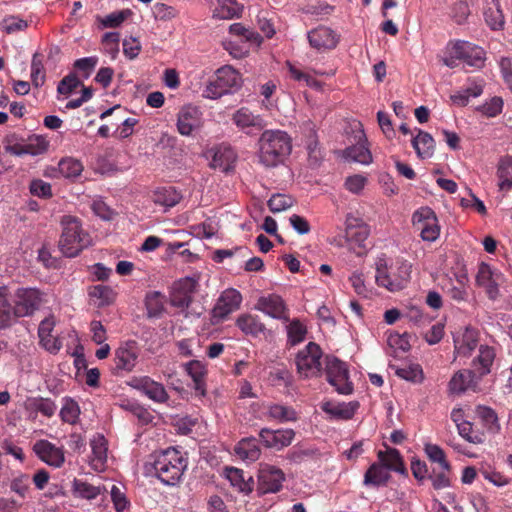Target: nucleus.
I'll list each match as a JSON object with an SVG mask.
<instances>
[{
  "label": "nucleus",
  "instance_id": "2f4dec72",
  "mask_svg": "<svg viewBox=\"0 0 512 512\" xmlns=\"http://www.w3.org/2000/svg\"><path fill=\"white\" fill-rule=\"evenodd\" d=\"M25 409L32 413H41L50 418L55 414L57 405L50 398L29 397L25 401Z\"/></svg>",
  "mask_w": 512,
  "mask_h": 512
},
{
  "label": "nucleus",
  "instance_id": "bf43d9fd",
  "mask_svg": "<svg viewBox=\"0 0 512 512\" xmlns=\"http://www.w3.org/2000/svg\"><path fill=\"white\" fill-rule=\"evenodd\" d=\"M132 14L130 9H124L121 11L112 12L106 15L101 23L104 27H118L120 26L130 15Z\"/></svg>",
  "mask_w": 512,
  "mask_h": 512
},
{
  "label": "nucleus",
  "instance_id": "de8ad7c7",
  "mask_svg": "<svg viewBox=\"0 0 512 512\" xmlns=\"http://www.w3.org/2000/svg\"><path fill=\"white\" fill-rule=\"evenodd\" d=\"M225 475L231 485L240 492L251 491V486L249 482L245 480L243 471L241 469L235 467H227L225 469Z\"/></svg>",
  "mask_w": 512,
  "mask_h": 512
},
{
  "label": "nucleus",
  "instance_id": "f257e3e1",
  "mask_svg": "<svg viewBox=\"0 0 512 512\" xmlns=\"http://www.w3.org/2000/svg\"><path fill=\"white\" fill-rule=\"evenodd\" d=\"M187 466V458L174 447L154 452L145 464L146 471L167 486L178 484Z\"/></svg>",
  "mask_w": 512,
  "mask_h": 512
},
{
  "label": "nucleus",
  "instance_id": "c85d7f7f",
  "mask_svg": "<svg viewBox=\"0 0 512 512\" xmlns=\"http://www.w3.org/2000/svg\"><path fill=\"white\" fill-rule=\"evenodd\" d=\"M216 80L221 84L226 93H231L241 85L240 74L231 66H223L216 71Z\"/></svg>",
  "mask_w": 512,
  "mask_h": 512
},
{
  "label": "nucleus",
  "instance_id": "f3484780",
  "mask_svg": "<svg viewBox=\"0 0 512 512\" xmlns=\"http://www.w3.org/2000/svg\"><path fill=\"white\" fill-rule=\"evenodd\" d=\"M242 302V296L236 289H226L222 292L213 308V317L225 319L229 314L236 311Z\"/></svg>",
  "mask_w": 512,
  "mask_h": 512
},
{
  "label": "nucleus",
  "instance_id": "e433bc0d",
  "mask_svg": "<svg viewBox=\"0 0 512 512\" xmlns=\"http://www.w3.org/2000/svg\"><path fill=\"white\" fill-rule=\"evenodd\" d=\"M378 459L388 471H394L400 474L406 472L402 457L399 451L394 448H389L385 452L379 451Z\"/></svg>",
  "mask_w": 512,
  "mask_h": 512
},
{
  "label": "nucleus",
  "instance_id": "603ef678",
  "mask_svg": "<svg viewBox=\"0 0 512 512\" xmlns=\"http://www.w3.org/2000/svg\"><path fill=\"white\" fill-rule=\"evenodd\" d=\"M89 295L99 301L98 306L100 307L109 305L114 298L113 290L105 285L93 286L89 292Z\"/></svg>",
  "mask_w": 512,
  "mask_h": 512
},
{
  "label": "nucleus",
  "instance_id": "f03ea898",
  "mask_svg": "<svg viewBox=\"0 0 512 512\" xmlns=\"http://www.w3.org/2000/svg\"><path fill=\"white\" fill-rule=\"evenodd\" d=\"M292 152V138L283 130L266 129L257 141L258 162L265 168L283 164Z\"/></svg>",
  "mask_w": 512,
  "mask_h": 512
},
{
  "label": "nucleus",
  "instance_id": "4c0bfd02",
  "mask_svg": "<svg viewBox=\"0 0 512 512\" xmlns=\"http://www.w3.org/2000/svg\"><path fill=\"white\" fill-rule=\"evenodd\" d=\"M236 455L242 460L254 462L259 459L261 450L258 446L257 439H242L235 447Z\"/></svg>",
  "mask_w": 512,
  "mask_h": 512
},
{
  "label": "nucleus",
  "instance_id": "4be33fe9",
  "mask_svg": "<svg viewBox=\"0 0 512 512\" xmlns=\"http://www.w3.org/2000/svg\"><path fill=\"white\" fill-rule=\"evenodd\" d=\"M481 376L473 369H464L456 372L449 382V390L452 393H463L468 389L475 390Z\"/></svg>",
  "mask_w": 512,
  "mask_h": 512
},
{
  "label": "nucleus",
  "instance_id": "a211bd4d",
  "mask_svg": "<svg viewBox=\"0 0 512 512\" xmlns=\"http://www.w3.org/2000/svg\"><path fill=\"white\" fill-rule=\"evenodd\" d=\"M33 450L49 466L59 468L65 461L63 449L55 446L48 440L37 441L33 446Z\"/></svg>",
  "mask_w": 512,
  "mask_h": 512
},
{
  "label": "nucleus",
  "instance_id": "ddd939ff",
  "mask_svg": "<svg viewBox=\"0 0 512 512\" xmlns=\"http://www.w3.org/2000/svg\"><path fill=\"white\" fill-rule=\"evenodd\" d=\"M370 228L360 217L348 214L345 221V238L351 246L365 247Z\"/></svg>",
  "mask_w": 512,
  "mask_h": 512
},
{
  "label": "nucleus",
  "instance_id": "ea45409f",
  "mask_svg": "<svg viewBox=\"0 0 512 512\" xmlns=\"http://www.w3.org/2000/svg\"><path fill=\"white\" fill-rule=\"evenodd\" d=\"M390 478L389 471L381 463H373L364 475V484L369 486L385 485Z\"/></svg>",
  "mask_w": 512,
  "mask_h": 512
},
{
  "label": "nucleus",
  "instance_id": "c9c22d12",
  "mask_svg": "<svg viewBox=\"0 0 512 512\" xmlns=\"http://www.w3.org/2000/svg\"><path fill=\"white\" fill-rule=\"evenodd\" d=\"M237 327L245 334L253 337L265 331V325L258 316L252 314H242L236 320Z\"/></svg>",
  "mask_w": 512,
  "mask_h": 512
},
{
  "label": "nucleus",
  "instance_id": "20e7f679",
  "mask_svg": "<svg viewBox=\"0 0 512 512\" xmlns=\"http://www.w3.org/2000/svg\"><path fill=\"white\" fill-rule=\"evenodd\" d=\"M62 233L58 246L66 257H75L91 245L90 236L82 229L78 218L67 215L61 220Z\"/></svg>",
  "mask_w": 512,
  "mask_h": 512
},
{
  "label": "nucleus",
  "instance_id": "338daca9",
  "mask_svg": "<svg viewBox=\"0 0 512 512\" xmlns=\"http://www.w3.org/2000/svg\"><path fill=\"white\" fill-rule=\"evenodd\" d=\"M81 82L77 78L75 74H69L65 76L58 84L57 91L60 94L68 95L70 94L75 88H77Z\"/></svg>",
  "mask_w": 512,
  "mask_h": 512
},
{
  "label": "nucleus",
  "instance_id": "2eb2a0df",
  "mask_svg": "<svg viewBox=\"0 0 512 512\" xmlns=\"http://www.w3.org/2000/svg\"><path fill=\"white\" fill-rule=\"evenodd\" d=\"M310 46L318 51L334 49L339 42V35L330 27L318 26L307 32Z\"/></svg>",
  "mask_w": 512,
  "mask_h": 512
},
{
  "label": "nucleus",
  "instance_id": "393cba45",
  "mask_svg": "<svg viewBox=\"0 0 512 512\" xmlns=\"http://www.w3.org/2000/svg\"><path fill=\"white\" fill-rule=\"evenodd\" d=\"M185 371L193 381V388L197 396H206V382L207 376L206 365L199 360H191L184 365Z\"/></svg>",
  "mask_w": 512,
  "mask_h": 512
},
{
  "label": "nucleus",
  "instance_id": "6e6d98bb",
  "mask_svg": "<svg viewBox=\"0 0 512 512\" xmlns=\"http://www.w3.org/2000/svg\"><path fill=\"white\" fill-rule=\"evenodd\" d=\"M145 305L147 315L150 318L158 317L163 311V303L161 301V294L159 292H151L146 296Z\"/></svg>",
  "mask_w": 512,
  "mask_h": 512
},
{
  "label": "nucleus",
  "instance_id": "c03bdc74",
  "mask_svg": "<svg viewBox=\"0 0 512 512\" xmlns=\"http://www.w3.org/2000/svg\"><path fill=\"white\" fill-rule=\"evenodd\" d=\"M484 17L487 25L492 30H500L504 27L505 18L499 0L491 1V5L484 12Z\"/></svg>",
  "mask_w": 512,
  "mask_h": 512
},
{
  "label": "nucleus",
  "instance_id": "a878e982",
  "mask_svg": "<svg viewBox=\"0 0 512 512\" xmlns=\"http://www.w3.org/2000/svg\"><path fill=\"white\" fill-rule=\"evenodd\" d=\"M343 156L346 160L360 163L362 165H369L372 162V154L367 146V140L364 134L356 145L347 147Z\"/></svg>",
  "mask_w": 512,
  "mask_h": 512
},
{
  "label": "nucleus",
  "instance_id": "69168bd1",
  "mask_svg": "<svg viewBox=\"0 0 512 512\" xmlns=\"http://www.w3.org/2000/svg\"><path fill=\"white\" fill-rule=\"evenodd\" d=\"M91 209L95 215L103 220H111L113 218V210L100 198L93 200Z\"/></svg>",
  "mask_w": 512,
  "mask_h": 512
},
{
  "label": "nucleus",
  "instance_id": "5fc2aeb1",
  "mask_svg": "<svg viewBox=\"0 0 512 512\" xmlns=\"http://www.w3.org/2000/svg\"><path fill=\"white\" fill-rule=\"evenodd\" d=\"M80 414V408L77 402L72 399H66L64 405L60 410L61 419L64 422L74 424L76 423Z\"/></svg>",
  "mask_w": 512,
  "mask_h": 512
},
{
  "label": "nucleus",
  "instance_id": "052dcab7",
  "mask_svg": "<svg viewBox=\"0 0 512 512\" xmlns=\"http://www.w3.org/2000/svg\"><path fill=\"white\" fill-rule=\"evenodd\" d=\"M27 26V21L17 16L5 17L1 22L2 30L8 34L23 31L27 28Z\"/></svg>",
  "mask_w": 512,
  "mask_h": 512
},
{
  "label": "nucleus",
  "instance_id": "dca6fc26",
  "mask_svg": "<svg viewBox=\"0 0 512 512\" xmlns=\"http://www.w3.org/2000/svg\"><path fill=\"white\" fill-rule=\"evenodd\" d=\"M177 130L183 136H190L202 125V113L194 106L187 105L181 108L177 116Z\"/></svg>",
  "mask_w": 512,
  "mask_h": 512
},
{
  "label": "nucleus",
  "instance_id": "b1692460",
  "mask_svg": "<svg viewBox=\"0 0 512 512\" xmlns=\"http://www.w3.org/2000/svg\"><path fill=\"white\" fill-rule=\"evenodd\" d=\"M255 309L274 319H287L285 303L280 296L275 294L260 297L255 305Z\"/></svg>",
  "mask_w": 512,
  "mask_h": 512
},
{
  "label": "nucleus",
  "instance_id": "680f3d73",
  "mask_svg": "<svg viewBox=\"0 0 512 512\" xmlns=\"http://www.w3.org/2000/svg\"><path fill=\"white\" fill-rule=\"evenodd\" d=\"M302 132L306 136V146L310 153L314 152L317 147V135H316V126L310 120L303 122L300 126Z\"/></svg>",
  "mask_w": 512,
  "mask_h": 512
},
{
  "label": "nucleus",
  "instance_id": "39448f33",
  "mask_svg": "<svg viewBox=\"0 0 512 512\" xmlns=\"http://www.w3.org/2000/svg\"><path fill=\"white\" fill-rule=\"evenodd\" d=\"M322 350L314 342H309L296 356V366L298 373L305 377H316L321 373Z\"/></svg>",
  "mask_w": 512,
  "mask_h": 512
},
{
  "label": "nucleus",
  "instance_id": "473e14b6",
  "mask_svg": "<svg viewBox=\"0 0 512 512\" xmlns=\"http://www.w3.org/2000/svg\"><path fill=\"white\" fill-rule=\"evenodd\" d=\"M16 317L15 304L12 305L9 300V291L7 287H0V328L9 327Z\"/></svg>",
  "mask_w": 512,
  "mask_h": 512
},
{
  "label": "nucleus",
  "instance_id": "f704fd0d",
  "mask_svg": "<svg viewBox=\"0 0 512 512\" xmlns=\"http://www.w3.org/2000/svg\"><path fill=\"white\" fill-rule=\"evenodd\" d=\"M92 457L91 467L96 471H102L107 460V445L103 436H97L91 441Z\"/></svg>",
  "mask_w": 512,
  "mask_h": 512
},
{
  "label": "nucleus",
  "instance_id": "1a4fd4ad",
  "mask_svg": "<svg viewBox=\"0 0 512 512\" xmlns=\"http://www.w3.org/2000/svg\"><path fill=\"white\" fill-rule=\"evenodd\" d=\"M453 55L462 60L466 65L474 68H482L485 63V51L468 41H456L453 43Z\"/></svg>",
  "mask_w": 512,
  "mask_h": 512
},
{
  "label": "nucleus",
  "instance_id": "a18cd8bd",
  "mask_svg": "<svg viewBox=\"0 0 512 512\" xmlns=\"http://www.w3.org/2000/svg\"><path fill=\"white\" fill-rule=\"evenodd\" d=\"M72 493L76 498L93 500L100 495L101 488L75 478L72 482Z\"/></svg>",
  "mask_w": 512,
  "mask_h": 512
},
{
  "label": "nucleus",
  "instance_id": "423d86ee",
  "mask_svg": "<svg viewBox=\"0 0 512 512\" xmlns=\"http://www.w3.org/2000/svg\"><path fill=\"white\" fill-rule=\"evenodd\" d=\"M325 372L327 381L335 387L340 394H350L353 390L349 381L346 364L334 356H326Z\"/></svg>",
  "mask_w": 512,
  "mask_h": 512
},
{
  "label": "nucleus",
  "instance_id": "6ab92c4d",
  "mask_svg": "<svg viewBox=\"0 0 512 512\" xmlns=\"http://www.w3.org/2000/svg\"><path fill=\"white\" fill-rule=\"evenodd\" d=\"M209 154L211 156V168L218 169L225 173L234 169L237 154L230 146H216L209 151Z\"/></svg>",
  "mask_w": 512,
  "mask_h": 512
},
{
  "label": "nucleus",
  "instance_id": "4468645a",
  "mask_svg": "<svg viewBox=\"0 0 512 512\" xmlns=\"http://www.w3.org/2000/svg\"><path fill=\"white\" fill-rule=\"evenodd\" d=\"M139 356V348L135 341H127L121 344L115 351L114 370L119 372H131Z\"/></svg>",
  "mask_w": 512,
  "mask_h": 512
},
{
  "label": "nucleus",
  "instance_id": "c756f323",
  "mask_svg": "<svg viewBox=\"0 0 512 512\" xmlns=\"http://www.w3.org/2000/svg\"><path fill=\"white\" fill-rule=\"evenodd\" d=\"M496 356L495 349L487 345H481L478 356L473 360V368L479 374L484 376L491 371V366Z\"/></svg>",
  "mask_w": 512,
  "mask_h": 512
},
{
  "label": "nucleus",
  "instance_id": "774afa93",
  "mask_svg": "<svg viewBox=\"0 0 512 512\" xmlns=\"http://www.w3.org/2000/svg\"><path fill=\"white\" fill-rule=\"evenodd\" d=\"M502 107V99L499 97H493L489 102H486L480 107V111L488 117H495L501 113Z\"/></svg>",
  "mask_w": 512,
  "mask_h": 512
},
{
  "label": "nucleus",
  "instance_id": "9d476101",
  "mask_svg": "<svg viewBox=\"0 0 512 512\" xmlns=\"http://www.w3.org/2000/svg\"><path fill=\"white\" fill-rule=\"evenodd\" d=\"M236 127L247 135H254L266 127V122L259 114H254L247 107H241L232 115Z\"/></svg>",
  "mask_w": 512,
  "mask_h": 512
},
{
  "label": "nucleus",
  "instance_id": "7c9ffc66",
  "mask_svg": "<svg viewBox=\"0 0 512 512\" xmlns=\"http://www.w3.org/2000/svg\"><path fill=\"white\" fill-rule=\"evenodd\" d=\"M182 196L174 187H161L154 191L153 202L164 208V211L177 205Z\"/></svg>",
  "mask_w": 512,
  "mask_h": 512
},
{
  "label": "nucleus",
  "instance_id": "9b49d317",
  "mask_svg": "<svg viewBox=\"0 0 512 512\" xmlns=\"http://www.w3.org/2000/svg\"><path fill=\"white\" fill-rule=\"evenodd\" d=\"M284 481L285 474L280 468L266 464L259 470L258 489L261 493H276L280 491Z\"/></svg>",
  "mask_w": 512,
  "mask_h": 512
},
{
  "label": "nucleus",
  "instance_id": "79ce46f5",
  "mask_svg": "<svg viewBox=\"0 0 512 512\" xmlns=\"http://www.w3.org/2000/svg\"><path fill=\"white\" fill-rule=\"evenodd\" d=\"M267 416L280 423L294 422L297 420V412L290 406L283 404H271L267 407Z\"/></svg>",
  "mask_w": 512,
  "mask_h": 512
},
{
  "label": "nucleus",
  "instance_id": "4d7b16f0",
  "mask_svg": "<svg viewBox=\"0 0 512 512\" xmlns=\"http://www.w3.org/2000/svg\"><path fill=\"white\" fill-rule=\"evenodd\" d=\"M293 205V199L284 194H274L268 200V207L273 213H279L287 210Z\"/></svg>",
  "mask_w": 512,
  "mask_h": 512
},
{
  "label": "nucleus",
  "instance_id": "412c9836",
  "mask_svg": "<svg viewBox=\"0 0 512 512\" xmlns=\"http://www.w3.org/2000/svg\"><path fill=\"white\" fill-rule=\"evenodd\" d=\"M55 324V317L49 315L40 322L38 327V337L41 346L52 354H56L62 348V342L52 334Z\"/></svg>",
  "mask_w": 512,
  "mask_h": 512
},
{
  "label": "nucleus",
  "instance_id": "0e129e2a",
  "mask_svg": "<svg viewBox=\"0 0 512 512\" xmlns=\"http://www.w3.org/2000/svg\"><path fill=\"white\" fill-rule=\"evenodd\" d=\"M470 15V9L467 1L459 0L452 7V18L457 24L464 23Z\"/></svg>",
  "mask_w": 512,
  "mask_h": 512
},
{
  "label": "nucleus",
  "instance_id": "72a5a7b5",
  "mask_svg": "<svg viewBox=\"0 0 512 512\" xmlns=\"http://www.w3.org/2000/svg\"><path fill=\"white\" fill-rule=\"evenodd\" d=\"M358 408V404L354 402L350 403H331L326 402L323 404L322 409L327 414L331 415V417L335 419L349 420L351 419L356 410Z\"/></svg>",
  "mask_w": 512,
  "mask_h": 512
},
{
  "label": "nucleus",
  "instance_id": "a19ab883",
  "mask_svg": "<svg viewBox=\"0 0 512 512\" xmlns=\"http://www.w3.org/2000/svg\"><path fill=\"white\" fill-rule=\"evenodd\" d=\"M433 137L424 131H419L418 135L413 138L412 146L415 149L418 157L426 159L432 156L434 150Z\"/></svg>",
  "mask_w": 512,
  "mask_h": 512
},
{
  "label": "nucleus",
  "instance_id": "aec40b11",
  "mask_svg": "<svg viewBox=\"0 0 512 512\" xmlns=\"http://www.w3.org/2000/svg\"><path fill=\"white\" fill-rule=\"evenodd\" d=\"M259 437L266 447L280 450L292 443L295 432L292 429L271 430L263 428L259 432Z\"/></svg>",
  "mask_w": 512,
  "mask_h": 512
},
{
  "label": "nucleus",
  "instance_id": "58836bf2",
  "mask_svg": "<svg viewBox=\"0 0 512 512\" xmlns=\"http://www.w3.org/2000/svg\"><path fill=\"white\" fill-rule=\"evenodd\" d=\"M498 186L502 191H508L512 188V157L504 156L500 158L497 165Z\"/></svg>",
  "mask_w": 512,
  "mask_h": 512
},
{
  "label": "nucleus",
  "instance_id": "49530a36",
  "mask_svg": "<svg viewBox=\"0 0 512 512\" xmlns=\"http://www.w3.org/2000/svg\"><path fill=\"white\" fill-rule=\"evenodd\" d=\"M242 13V7L232 0H219L217 7L213 11V16L219 19H232L239 17Z\"/></svg>",
  "mask_w": 512,
  "mask_h": 512
},
{
  "label": "nucleus",
  "instance_id": "864d4df0",
  "mask_svg": "<svg viewBox=\"0 0 512 512\" xmlns=\"http://www.w3.org/2000/svg\"><path fill=\"white\" fill-rule=\"evenodd\" d=\"M395 372L398 377L406 381L420 383L423 380V371L418 364L397 368Z\"/></svg>",
  "mask_w": 512,
  "mask_h": 512
},
{
  "label": "nucleus",
  "instance_id": "e2e57ef3",
  "mask_svg": "<svg viewBox=\"0 0 512 512\" xmlns=\"http://www.w3.org/2000/svg\"><path fill=\"white\" fill-rule=\"evenodd\" d=\"M30 193L41 198H49L52 196V188L48 182L41 179H34L29 185Z\"/></svg>",
  "mask_w": 512,
  "mask_h": 512
},
{
  "label": "nucleus",
  "instance_id": "0eeeda50",
  "mask_svg": "<svg viewBox=\"0 0 512 512\" xmlns=\"http://www.w3.org/2000/svg\"><path fill=\"white\" fill-rule=\"evenodd\" d=\"M44 294L36 288H20L16 292V317H26L38 310L44 302Z\"/></svg>",
  "mask_w": 512,
  "mask_h": 512
},
{
  "label": "nucleus",
  "instance_id": "6e6552de",
  "mask_svg": "<svg viewBox=\"0 0 512 512\" xmlns=\"http://www.w3.org/2000/svg\"><path fill=\"white\" fill-rule=\"evenodd\" d=\"M199 276H187L176 281L172 288L171 303L179 308H187L197 290Z\"/></svg>",
  "mask_w": 512,
  "mask_h": 512
},
{
  "label": "nucleus",
  "instance_id": "cd10ccee",
  "mask_svg": "<svg viewBox=\"0 0 512 512\" xmlns=\"http://www.w3.org/2000/svg\"><path fill=\"white\" fill-rule=\"evenodd\" d=\"M478 344V332L472 327H466L461 335L454 338L455 351L458 355H469Z\"/></svg>",
  "mask_w": 512,
  "mask_h": 512
},
{
  "label": "nucleus",
  "instance_id": "13d9d810",
  "mask_svg": "<svg viewBox=\"0 0 512 512\" xmlns=\"http://www.w3.org/2000/svg\"><path fill=\"white\" fill-rule=\"evenodd\" d=\"M306 327L298 320H293L287 327L288 341L291 345L302 342L306 335Z\"/></svg>",
  "mask_w": 512,
  "mask_h": 512
},
{
  "label": "nucleus",
  "instance_id": "7ed1b4c3",
  "mask_svg": "<svg viewBox=\"0 0 512 512\" xmlns=\"http://www.w3.org/2000/svg\"><path fill=\"white\" fill-rule=\"evenodd\" d=\"M374 266L377 285L391 292L404 289L410 282L412 264L403 258L390 262L385 254H380L375 259Z\"/></svg>",
  "mask_w": 512,
  "mask_h": 512
},
{
  "label": "nucleus",
  "instance_id": "09e8293b",
  "mask_svg": "<svg viewBox=\"0 0 512 512\" xmlns=\"http://www.w3.org/2000/svg\"><path fill=\"white\" fill-rule=\"evenodd\" d=\"M425 453L430 461L437 463L441 470L450 471V464L446 459L443 449L436 444H426L424 447Z\"/></svg>",
  "mask_w": 512,
  "mask_h": 512
},
{
  "label": "nucleus",
  "instance_id": "f8f14e48",
  "mask_svg": "<svg viewBox=\"0 0 512 512\" xmlns=\"http://www.w3.org/2000/svg\"><path fill=\"white\" fill-rule=\"evenodd\" d=\"M502 274L493 270L488 264L482 263L476 275V283L483 287L490 300H497L499 293V284L502 281Z\"/></svg>",
  "mask_w": 512,
  "mask_h": 512
},
{
  "label": "nucleus",
  "instance_id": "8fccbe9b",
  "mask_svg": "<svg viewBox=\"0 0 512 512\" xmlns=\"http://www.w3.org/2000/svg\"><path fill=\"white\" fill-rule=\"evenodd\" d=\"M477 415L484 422V425L490 432L496 433L500 430L497 414L492 408L487 406H478Z\"/></svg>",
  "mask_w": 512,
  "mask_h": 512
},
{
  "label": "nucleus",
  "instance_id": "3c124183",
  "mask_svg": "<svg viewBox=\"0 0 512 512\" xmlns=\"http://www.w3.org/2000/svg\"><path fill=\"white\" fill-rule=\"evenodd\" d=\"M31 80L34 86L41 87L45 82V73L42 56L35 53L31 61Z\"/></svg>",
  "mask_w": 512,
  "mask_h": 512
},
{
  "label": "nucleus",
  "instance_id": "37998d69",
  "mask_svg": "<svg viewBox=\"0 0 512 512\" xmlns=\"http://www.w3.org/2000/svg\"><path fill=\"white\" fill-rule=\"evenodd\" d=\"M412 222L417 229H439L436 215L433 210L428 207H422L415 211L412 216Z\"/></svg>",
  "mask_w": 512,
  "mask_h": 512
},
{
  "label": "nucleus",
  "instance_id": "bb28decb",
  "mask_svg": "<svg viewBox=\"0 0 512 512\" xmlns=\"http://www.w3.org/2000/svg\"><path fill=\"white\" fill-rule=\"evenodd\" d=\"M82 171L83 165L79 160L67 157L60 160L58 168H51V172L48 175L56 178L75 179L81 175Z\"/></svg>",
  "mask_w": 512,
  "mask_h": 512
},
{
  "label": "nucleus",
  "instance_id": "5701e85b",
  "mask_svg": "<svg viewBox=\"0 0 512 512\" xmlns=\"http://www.w3.org/2000/svg\"><path fill=\"white\" fill-rule=\"evenodd\" d=\"M135 388L156 403H165L169 399L164 385L148 376L138 379Z\"/></svg>",
  "mask_w": 512,
  "mask_h": 512
}]
</instances>
